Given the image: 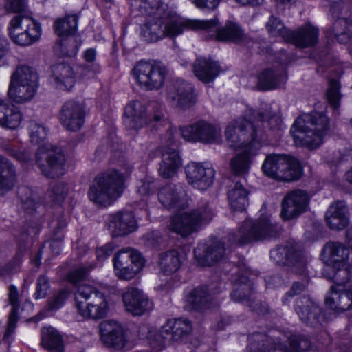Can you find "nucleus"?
<instances>
[{"label":"nucleus","mask_w":352,"mask_h":352,"mask_svg":"<svg viewBox=\"0 0 352 352\" xmlns=\"http://www.w3.org/2000/svg\"><path fill=\"white\" fill-rule=\"evenodd\" d=\"M131 6L146 16L142 32L146 40L157 41L164 37L175 38L186 30L210 31L218 24L216 18L189 19L168 9L161 0H131Z\"/></svg>","instance_id":"f257e3e1"},{"label":"nucleus","mask_w":352,"mask_h":352,"mask_svg":"<svg viewBox=\"0 0 352 352\" xmlns=\"http://www.w3.org/2000/svg\"><path fill=\"white\" fill-rule=\"evenodd\" d=\"M268 113L258 112L257 116L252 109H247L245 117L239 118L227 126L225 134L231 147L241 148L230 162L236 174L246 173L252 160L261 148V122L270 118Z\"/></svg>","instance_id":"f03ea898"},{"label":"nucleus","mask_w":352,"mask_h":352,"mask_svg":"<svg viewBox=\"0 0 352 352\" xmlns=\"http://www.w3.org/2000/svg\"><path fill=\"white\" fill-rule=\"evenodd\" d=\"M158 199L164 207L177 212L172 217L168 228L182 237L190 236L202 223L210 221L214 216V211L207 201L190 212L183 211L188 204L186 193L181 184H170L162 188Z\"/></svg>","instance_id":"7ed1b4c3"},{"label":"nucleus","mask_w":352,"mask_h":352,"mask_svg":"<svg viewBox=\"0 0 352 352\" xmlns=\"http://www.w3.org/2000/svg\"><path fill=\"white\" fill-rule=\"evenodd\" d=\"M28 129L31 142L39 145L36 161L42 174L49 178L64 175L65 157L62 149L45 142L48 129L36 121H30Z\"/></svg>","instance_id":"20e7f679"},{"label":"nucleus","mask_w":352,"mask_h":352,"mask_svg":"<svg viewBox=\"0 0 352 352\" xmlns=\"http://www.w3.org/2000/svg\"><path fill=\"white\" fill-rule=\"evenodd\" d=\"M329 130V119L324 113L312 112L300 116L293 124L290 133L297 146L313 150L319 147Z\"/></svg>","instance_id":"39448f33"},{"label":"nucleus","mask_w":352,"mask_h":352,"mask_svg":"<svg viewBox=\"0 0 352 352\" xmlns=\"http://www.w3.org/2000/svg\"><path fill=\"white\" fill-rule=\"evenodd\" d=\"M269 335L254 333L248 337L246 352H270L278 349L284 352H302L308 350L311 342L304 336H287L272 329Z\"/></svg>","instance_id":"423d86ee"},{"label":"nucleus","mask_w":352,"mask_h":352,"mask_svg":"<svg viewBox=\"0 0 352 352\" xmlns=\"http://www.w3.org/2000/svg\"><path fill=\"white\" fill-rule=\"evenodd\" d=\"M320 256L324 264L331 268L329 273L324 270L327 278L338 284L349 283V287H352V256L347 247L339 242H328Z\"/></svg>","instance_id":"0eeeda50"},{"label":"nucleus","mask_w":352,"mask_h":352,"mask_svg":"<svg viewBox=\"0 0 352 352\" xmlns=\"http://www.w3.org/2000/svg\"><path fill=\"white\" fill-rule=\"evenodd\" d=\"M281 231L280 226L271 217L261 215L256 221L245 220L239 230L230 233L228 240L234 245H245L250 242L274 239Z\"/></svg>","instance_id":"6e6552de"},{"label":"nucleus","mask_w":352,"mask_h":352,"mask_svg":"<svg viewBox=\"0 0 352 352\" xmlns=\"http://www.w3.org/2000/svg\"><path fill=\"white\" fill-rule=\"evenodd\" d=\"M78 314L86 320H98L105 318L109 304L104 294L91 285H80L74 292Z\"/></svg>","instance_id":"1a4fd4ad"},{"label":"nucleus","mask_w":352,"mask_h":352,"mask_svg":"<svg viewBox=\"0 0 352 352\" xmlns=\"http://www.w3.org/2000/svg\"><path fill=\"white\" fill-rule=\"evenodd\" d=\"M124 187L123 174L111 170L96 177L89 188L88 196L95 204L107 206L122 195Z\"/></svg>","instance_id":"9d476101"},{"label":"nucleus","mask_w":352,"mask_h":352,"mask_svg":"<svg viewBox=\"0 0 352 352\" xmlns=\"http://www.w3.org/2000/svg\"><path fill=\"white\" fill-rule=\"evenodd\" d=\"M38 87L39 77L36 70L21 65L10 77L8 96L16 104H26L34 98Z\"/></svg>","instance_id":"9b49d317"},{"label":"nucleus","mask_w":352,"mask_h":352,"mask_svg":"<svg viewBox=\"0 0 352 352\" xmlns=\"http://www.w3.org/2000/svg\"><path fill=\"white\" fill-rule=\"evenodd\" d=\"M262 170L269 177L285 182L297 180L302 172L297 160L280 154L267 155L263 163Z\"/></svg>","instance_id":"f8f14e48"},{"label":"nucleus","mask_w":352,"mask_h":352,"mask_svg":"<svg viewBox=\"0 0 352 352\" xmlns=\"http://www.w3.org/2000/svg\"><path fill=\"white\" fill-rule=\"evenodd\" d=\"M192 331L191 322L184 318H172L166 320L160 332L150 331L147 339L153 348H162L166 342H179Z\"/></svg>","instance_id":"ddd939ff"},{"label":"nucleus","mask_w":352,"mask_h":352,"mask_svg":"<svg viewBox=\"0 0 352 352\" xmlns=\"http://www.w3.org/2000/svg\"><path fill=\"white\" fill-rule=\"evenodd\" d=\"M41 27L32 17L19 14L10 22L9 34L16 45L28 46L37 41L41 36Z\"/></svg>","instance_id":"4468645a"},{"label":"nucleus","mask_w":352,"mask_h":352,"mask_svg":"<svg viewBox=\"0 0 352 352\" xmlns=\"http://www.w3.org/2000/svg\"><path fill=\"white\" fill-rule=\"evenodd\" d=\"M144 259L141 254L131 248H124L113 258L116 276L120 280L133 279L143 268Z\"/></svg>","instance_id":"2eb2a0df"},{"label":"nucleus","mask_w":352,"mask_h":352,"mask_svg":"<svg viewBox=\"0 0 352 352\" xmlns=\"http://www.w3.org/2000/svg\"><path fill=\"white\" fill-rule=\"evenodd\" d=\"M133 74L141 87L146 90H157L164 85L167 69L162 65L140 60L133 69Z\"/></svg>","instance_id":"dca6fc26"},{"label":"nucleus","mask_w":352,"mask_h":352,"mask_svg":"<svg viewBox=\"0 0 352 352\" xmlns=\"http://www.w3.org/2000/svg\"><path fill=\"white\" fill-rule=\"evenodd\" d=\"M177 137L175 127L170 128L165 135L166 148L163 151L162 160L158 168L160 175L164 179L174 177L182 165V159L177 149Z\"/></svg>","instance_id":"f3484780"},{"label":"nucleus","mask_w":352,"mask_h":352,"mask_svg":"<svg viewBox=\"0 0 352 352\" xmlns=\"http://www.w3.org/2000/svg\"><path fill=\"white\" fill-rule=\"evenodd\" d=\"M182 138L192 142L215 143L221 138V129L217 125L200 120L179 129Z\"/></svg>","instance_id":"a211bd4d"},{"label":"nucleus","mask_w":352,"mask_h":352,"mask_svg":"<svg viewBox=\"0 0 352 352\" xmlns=\"http://www.w3.org/2000/svg\"><path fill=\"white\" fill-rule=\"evenodd\" d=\"M167 100L173 108L186 110L196 104L197 98L192 85L177 79L168 88Z\"/></svg>","instance_id":"6ab92c4d"},{"label":"nucleus","mask_w":352,"mask_h":352,"mask_svg":"<svg viewBox=\"0 0 352 352\" xmlns=\"http://www.w3.org/2000/svg\"><path fill=\"white\" fill-rule=\"evenodd\" d=\"M161 119L160 112L152 116L147 108L138 100L129 103L124 109V123L130 129L138 130L153 121L157 122Z\"/></svg>","instance_id":"aec40b11"},{"label":"nucleus","mask_w":352,"mask_h":352,"mask_svg":"<svg viewBox=\"0 0 352 352\" xmlns=\"http://www.w3.org/2000/svg\"><path fill=\"white\" fill-rule=\"evenodd\" d=\"M225 241L211 238L200 243L194 250L195 257L201 266H210L219 261L225 255Z\"/></svg>","instance_id":"412c9836"},{"label":"nucleus","mask_w":352,"mask_h":352,"mask_svg":"<svg viewBox=\"0 0 352 352\" xmlns=\"http://www.w3.org/2000/svg\"><path fill=\"white\" fill-rule=\"evenodd\" d=\"M186 179L190 185L199 190H206L214 182L215 170L210 164L190 162L185 167Z\"/></svg>","instance_id":"4be33fe9"},{"label":"nucleus","mask_w":352,"mask_h":352,"mask_svg":"<svg viewBox=\"0 0 352 352\" xmlns=\"http://www.w3.org/2000/svg\"><path fill=\"white\" fill-rule=\"evenodd\" d=\"M309 195L302 190H294L286 194L282 201L281 216L283 219L296 218L305 212L309 202Z\"/></svg>","instance_id":"5701e85b"},{"label":"nucleus","mask_w":352,"mask_h":352,"mask_svg":"<svg viewBox=\"0 0 352 352\" xmlns=\"http://www.w3.org/2000/svg\"><path fill=\"white\" fill-rule=\"evenodd\" d=\"M126 310L133 316H141L153 309V302L142 290L135 287L126 288L122 295Z\"/></svg>","instance_id":"b1692460"},{"label":"nucleus","mask_w":352,"mask_h":352,"mask_svg":"<svg viewBox=\"0 0 352 352\" xmlns=\"http://www.w3.org/2000/svg\"><path fill=\"white\" fill-rule=\"evenodd\" d=\"M295 310L300 320L307 325L317 327L324 321L322 309L309 296L298 298Z\"/></svg>","instance_id":"393cba45"},{"label":"nucleus","mask_w":352,"mask_h":352,"mask_svg":"<svg viewBox=\"0 0 352 352\" xmlns=\"http://www.w3.org/2000/svg\"><path fill=\"white\" fill-rule=\"evenodd\" d=\"M295 310L300 320L307 325L317 327L324 321L322 309L309 296L298 298Z\"/></svg>","instance_id":"a878e982"},{"label":"nucleus","mask_w":352,"mask_h":352,"mask_svg":"<svg viewBox=\"0 0 352 352\" xmlns=\"http://www.w3.org/2000/svg\"><path fill=\"white\" fill-rule=\"evenodd\" d=\"M85 109L82 104L70 100L62 107L60 120L63 126L72 131L79 130L85 122Z\"/></svg>","instance_id":"bb28decb"},{"label":"nucleus","mask_w":352,"mask_h":352,"mask_svg":"<svg viewBox=\"0 0 352 352\" xmlns=\"http://www.w3.org/2000/svg\"><path fill=\"white\" fill-rule=\"evenodd\" d=\"M244 266H234L231 270V280L233 290L231 298L235 302H249L252 292V284L243 274Z\"/></svg>","instance_id":"cd10ccee"},{"label":"nucleus","mask_w":352,"mask_h":352,"mask_svg":"<svg viewBox=\"0 0 352 352\" xmlns=\"http://www.w3.org/2000/svg\"><path fill=\"white\" fill-rule=\"evenodd\" d=\"M100 338L108 346L121 349L126 346V333L120 324L113 320H106L100 324Z\"/></svg>","instance_id":"c85d7f7f"},{"label":"nucleus","mask_w":352,"mask_h":352,"mask_svg":"<svg viewBox=\"0 0 352 352\" xmlns=\"http://www.w3.org/2000/svg\"><path fill=\"white\" fill-rule=\"evenodd\" d=\"M271 258L278 265H292L296 269L305 267L306 261L301 251L293 245L278 246L270 252Z\"/></svg>","instance_id":"c756f323"},{"label":"nucleus","mask_w":352,"mask_h":352,"mask_svg":"<svg viewBox=\"0 0 352 352\" xmlns=\"http://www.w3.org/2000/svg\"><path fill=\"white\" fill-rule=\"evenodd\" d=\"M285 61L281 59V63H276L272 67L264 69L258 76V86L263 90L277 87L286 80L285 69Z\"/></svg>","instance_id":"7c9ffc66"},{"label":"nucleus","mask_w":352,"mask_h":352,"mask_svg":"<svg viewBox=\"0 0 352 352\" xmlns=\"http://www.w3.org/2000/svg\"><path fill=\"white\" fill-rule=\"evenodd\" d=\"M137 227L133 214L118 212L109 217V229L113 236H123L135 231Z\"/></svg>","instance_id":"2f4dec72"},{"label":"nucleus","mask_w":352,"mask_h":352,"mask_svg":"<svg viewBox=\"0 0 352 352\" xmlns=\"http://www.w3.org/2000/svg\"><path fill=\"white\" fill-rule=\"evenodd\" d=\"M23 120L20 109L8 99L0 100V126L8 130L19 128Z\"/></svg>","instance_id":"473e14b6"},{"label":"nucleus","mask_w":352,"mask_h":352,"mask_svg":"<svg viewBox=\"0 0 352 352\" xmlns=\"http://www.w3.org/2000/svg\"><path fill=\"white\" fill-rule=\"evenodd\" d=\"M51 82L60 89H70L75 82L73 68L66 63H58L52 67Z\"/></svg>","instance_id":"72a5a7b5"},{"label":"nucleus","mask_w":352,"mask_h":352,"mask_svg":"<svg viewBox=\"0 0 352 352\" xmlns=\"http://www.w3.org/2000/svg\"><path fill=\"white\" fill-rule=\"evenodd\" d=\"M318 37V30L310 24H307L296 31H290L287 42L292 43L298 47L305 48L315 45Z\"/></svg>","instance_id":"f704fd0d"},{"label":"nucleus","mask_w":352,"mask_h":352,"mask_svg":"<svg viewBox=\"0 0 352 352\" xmlns=\"http://www.w3.org/2000/svg\"><path fill=\"white\" fill-rule=\"evenodd\" d=\"M347 213L344 202H335L329 207L326 212V221L331 229H344L349 223Z\"/></svg>","instance_id":"c9c22d12"},{"label":"nucleus","mask_w":352,"mask_h":352,"mask_svg":"<svg viewBox=\"0 0 352 352\" xmlns=\"http://www.w3.org/2000/svg\"><path fill=\"white\" fill-rule=\"evenodd\" d=\"M341 11H337L336 14H331L335 21L333 22L332 29L327 34V36H333L341 43H347L352 38V21L346 17L341 16Z\"/></svg>","instance_id":"e433bc0d"},{"label":"nucleus","mask_w":352,"mask_h":352,"mask_svg":"<svg viewBox=\"0 0 352 352\" xmlns=\"http://www.w3.org/2000/svg\"><path fill=\"white\" fill-rule=\"evenodd\" d=\"M16 182V167L7 157L0 155V196L12 190Z\"/></svg>","instance_id":"4c0bfd02"},{"label":"nucleus","mask_w":352,"mask_h":352,"mask_svg":"<svg viewBox=\"0 0 352 352\" xmlns=\"http://www.w3.org/2000/svg\"><path fill=\"white\" fill-rule=\"evenodd\" d=\"M193 71L198 79L208 83L217 78L220 72V67L217 62L201 57L195 60Z\"/></svg>","instance_id":"58836bf2"},{"label":"nucleus","mask_w":352,"mask_h":352,"mask_svg":"<svg viewBox=\"0 0 352 352\" xmlns=\"http://www.w3.org/2000/svg\"><path fill=\"white\" fill-rule=\"evenodd\" d=\"M212 296L206 287L194 289L186 296V302L190 309L201 310L210 307Z\"/></svg>","instance_id":"ea45409f"},{"label":"nucleus","mask_w":352,"mask_h":352,"mask_svg":"<svg viewBox=\"0 0 352 352\" xmlns=\"http://www.w3.org/2000/svg\"><path fill=\"white\" fill-rule=\"evenodd\" d=\"M215 36L220 41L239 43L244 39L245 35L238 23L227 21L223 27L217 30Z\"/></svg>","instance_id":"a19ab883"},{"label":"nucleus","mask_w":352,"mask_h":352,"mask_svg":"<svg viewBox=\"0 0 352 352\" xmlns=\"http://www.w3.org/2000/svg\"><path fill=\"white\" fill-rule=\"evenodd\" d=\"M248 192L240 182H236L228 192V199L234 210L243 211L248 205Z\"/></svg>","instance_id":"79ce46f5"},{"label":"nucleus","mask_w":352,"mask_h":352,"mask_svg":"<svg viewBox=\"0 0 352 352\" xmlns=\"http://www.w3.org/2000/svg\"><path fill=\"white\" fill-rule=\"evenodd\" d=\"M8 298L12 308L10 314L8 327L4 334V338L6 340H8L10 336L14 333L18 320L17 311L19 306V292L17 288L13 285H10L8 287Z\"/></svg>","instance_id":"37998d69"},{"label":"nucleus","mask_w":352,"mask_h":352,"mask_svg":"<svg viewBox=\"0 0 352 352\" xmlns=\"http://www.w3.org/2000/svg\"><path fill=\"white\" fill-rule=\"evenodd\" d=\"M41 343L45 349L61 352L63 350L62 336L53 327H44L41 331Z\"/></svg>","instance_id":"c03bdc74"},{"label":"nucleus","mask_w":352,"mask_h":352,"mask_svg":"<svg viewBox=\"0 0 352 352\" xmlns=\"http://www.w3.org/2000/svg\"><path fill=\"white\" fill-rule=\"evenodd\" d=\"M158 265L164 275H170L176 272L181 265L179 252L173 250L161 254Z\"/></svg>","instance_id":"a18cd8bd"},{"label":"nucleus","mask_w":352,"mask_h":352,"mask_svg":"<svg viewBox=\"0 0 352 352\" xmlns=\"http://www.w3.org/2000/svg\"><path fill=\"white\" fill-rule=\"evenodd\" d=\"M53 234L51 238L50 247L52 252L58 254L62 250L63 230L67 225V218L62 214L52 222Z\"/></svg>","instance_id":"49530a36"},{"label":"nucleus","mask_w":352,"mask_h":352,"mask_svg":"<svg viewBox=\"0 0 352 352\" xmlns=\"http://www.w3.org/2000/svg\"><path fill=\"white\" fill-rule=\"evenodd\" d=\"M78 19V17L76 14H69L57 19L54 23L55 33L59 36L74 34L77 29Z\"/></svg>","instance_id":"de8ad7c7"},{"label":"nucleus","mask_w":352,"mask_h":352,"mask_svg":"<svg viewBox=\"0 0 352 352\" xmlns=\"http://www.w3.org/2000/svg\"><path fill=\"white\" fill-rule=\"evenodd\" d=\"M265 27L271 36H281L284 40L288 41L290 30L285 27L278 18L272 15L267 21Z\"/></svg>","instance_id":"09e8293b"},{"label":"nucleus","mask_w":352,"mask_h":352,"mask_svg":"<svg viewBox=\"0 0 352 352\" xmlns=\"http://www.w3.org/2000/svg\"><path fill=\"white\" fill-rule=\"evenodd\" d=\"M86 64L84 67L83 74L89 77H94V75L100 72V66L95 63L96 51L94 48H89L83 55Z\"/></svg>","instance_id":"8fccbe9b"},{"label":"nucleus","mask_w":352,"mask_h":352,"mask_svg":"<svg viewBox=\"0 0 352 352\" xmlns=\"http://www.w3.org/2000/svg\"><path fill=\"white\" fill-rule=\"evenodd\" d=\"M68 188L63 182L54 184L46 194V201L52 204L60 203L63 201L67 193Z\"/></svg>","instance_id":"3c124183"},{"label":"nucleus","mask_w":352,"mask_h":352,"mask_svg":"<svg viewBox=\"0 0 352 352\" xmlns=\"http://www.w3.org/2000/svg\"><path fill=\"white\" fill-rule=\"evenodd\" d=\"M156 187L154 179L151 177H146L138 182L137 192L145 199L155 192Z\"/></svg>","instance_id":"603ef678"},{"label":"nucleus","mask_w":352,"mask_h":352,"mask_svg":"<svg viewBox=\"0 0 352 352\" xmlns=\"http://www.w3.org/2000/svg\"><path fill=\"white\" fill-rule=\"evenodd\" d=\"M346 284L335 283V285L331 286V292L325 298V304L329 309L336 311L338 307L337 303L340 301L342 290Z\"/></svg>","instance_id":"864d4df0"},{"label":"nucleus","mask_w":352,"mask_h":352,"mask_svg":"<svg viewBox=\"0 0 352 352\" xmlns=\"http://www.w3.org/2000/svg\"><path fill=\"white\" fill-rule=\"evenodd\" d=\"M79 46L80 43H78L74 38H69L61 40L56 48L62 55L74 56L78 52Z\"/></svg>","instance_id":"5fc2aeb1"},{"label":"nucleus","mask_w":352,"mask_h":352,"mask_svg":"<svg viewBox=\"0 0 352 352\" xmlns=\"http://www.w3.org/2000/svg\"><path fill=\"white\" fill-rule=\"evenodd\" d=\"M69 294L70 291L67 288H63L55 292L49 300V309L53 311L60 308L69 298Z\"/></svg>","instance_id":"6e6d98bb"},{"label":"nucleus","mask_w":352,"mask_h":352,"mask_svg":"<svg viewBox=\"0 0 352 352\" xmlns=\"http://www.w3.org/2000/svg\"><path fill=\"white\" fill-rule=\"evenodd\" d=\"M327 97L329 103L333 108L337 109L339 107L341 95L340 94V84L337 80H330L329 87L327 91Z\"/></svg>","instance_id":"4d7b16f0"},{"label":"nucleus","mask_w":352,"mask_h":352,"mask_svg":"<svg viewBox=\"0 0 352 352\" xmlns=\"http://www.w3.org/2000/svg\"><path fill=\"white\" fill-rule=\"evenodd\" d=\"M296 270L299 271V273L302 274L303 278L302 281H295L292 285L289 291L294 296L298 295L305 291L309 281L306 272V266L305 267H298Z\"/></svg>","instance_id":"13d9d810"},{"label":"nucleus","mask_w":352,"mask_h":352,"mask_svg":"<svg viewBox=\"0 0 352 352\" xmlns=\"http://www.w3.org/2000/svg\"><path fill=\"white\" fill-rule=\"evenodd\" d=\"M8 153L14 159L21 162H27L31 160V153L25 148H18L16 146H11L7 148Z\"/></svg>","instance_id":"bf43d9fd"},{"label":"nucleus","mask_w":352,"mask_h":352,"mask_svg":"<svg viewBox=\"0 0 352 352\" xmlns=\"http://www.w3.org/2000/svg\"><path fill=\"white\" fill-rule=\"evenodd\" d=\"M336 311L343 312L347 310L352 311V290L351 289L342 290L340 301L337 303Z\"/></svg>","instance_id":"052dcab7"},{"label":"nucleus","mask_w":352,"mask_h":352,"mask_svg":"<svg viewBox=\"0 0 352 352\" xmlns=\"http://www.w3.org/2000/svg\"><path fill=\"white\" fill-rule=\"evenodd\" d=\"M50 288L49 278L45 275H41L36 280V292L34 297L36 299L43 298L47 295V292Z\"/></svg>","instance_id":"680f3d73"},{"label":"nucleus","mask_w":352,"mask_h":352,"mask_svg":"<svg viewBox=\"0 0 352 352\" xmlns=\"http://www.w3.org/2000/svg\"><path fill=\"white\" fill-rule=\"evenodd\" d=\"M94 267L93 265H90L89 267H81L74 270L69 274L68 280L73 283H76L85 278L88 272Z\"/></svg>","instance_id":"e2e57ef3"},{"label":"nucleus","mask_w":352,"mask_h":352,"mask_svg":"<svg viewBox=\"0 0 352 352\" xmlns=\"http://www.w3.org/2000/svg\"><path fill=\"white\" fill-rule=\"evenodd\" d=\"M199 9L214 10L222 0H190Z\"/></svg>","instance_id":"0e129e2a"},{"label":"nucleus","mask_w":352,"mask_h":352,"mask_svg":"<svg viewBox=\"0 0 352 352\" xmlns=\"http://www.w3.org/2000/svg\"><path fill=\"white\" fill-rule=\"evenodd\" d=\"M8 10L12 12H23L27 8L25 0H7Z\"/></svg>","instance_id":"69168bd1"},{"label":"nucleus","mask_w":352,"mask_h":352,"mask_svg":"<svg viewBox=\"0 0 352 352\" xmlns=\"http://www.w3.org/2000/svg\"><path fill=\"white\" fill-rule=\"evenodd\" d=\"M113 250V246L111 243H107L102 247H100L96 250V256L98 261H102L106 258L109 256Z\"/></svg>","instance_id":"338daca9"},{"label":"nucleus","mask_w":352,"mask_h":352,"mask_svg":"<svg viewBox=\"0 0 352 352\" xmlns=\"http://www.w3.org/2000/svg\"><path fill=\"white\" fill-rule=\"evenodd\" d=\"M22 203L23 209L29 212L36 211L41 206L39 202L35 201L34 198L22 199Z\"/></svg>","instance_id":"774afa93"}]
</instances>
